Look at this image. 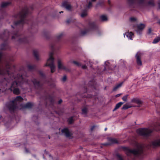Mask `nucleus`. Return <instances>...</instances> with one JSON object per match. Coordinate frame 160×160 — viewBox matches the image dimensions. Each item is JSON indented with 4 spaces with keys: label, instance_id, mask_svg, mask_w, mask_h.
<instances>
[{
    "label": "nucleus",
    "instance_id": "1",
    "mask_svg": "<svg viewBox=\"0 0 160 160\" xmlns=\"http://www.w3.org/2000/svg\"><path fill=\"white\" fill-rule=\"evenodd\" d=\"M2 53L0 52V75H7L9 78L6 80L5 78L0 81V90L3 92L8 89L7 86L9 83L12 82L11 85L9 89L13 91V93L18 94L20 93V91L17 88L18 86H21L24 84H27L30 86L33 84L35 87H39L40 86L39 82L37 80L33 79L32 81H29L26 78L27 76L23 75L18 74L16 77H14L13 73H11V67L10 63L6 61L2 60Z\"/></svg>",
    "mask_w": 160,
    "mask_h": 160
},
{
    "label": "nucleus",
    "instance_id": "2",
    "mask_svg": "<svg viewBox=\"0 0 160 160\" xmlns=\"http://www.w3.org/2000/svg\"><path fill=\"white\" fill-rule=\"evenodd\" d=\"M28 13V9L27 8H26L16 16V18H19L20 20L15 23L14 27H13L14 29L17 28L18 26H22L24 24L27 23V20L25 18ZM12 27L13 28L12 26Z\"/></svg>",
    "mask_w": 160,
    "mask_h": 160
},
{
    "label": "nucleus",
    "instance_id": "3",
    "mask_svg": "<svg viewBox=\"0 0 160 160\" xmlns=\"http://www.w3.org/2000/svg\"><path fill=\"white\" fill-rule=\"evenodd\" d=\"M23 98L21 96H17L13 100L6 103V107L10 112H14L17 108L21 109L18 107L19 102L22 101Z\"/></svg>",
    "mask_w": 160,
    "mask_h": 160
},
{
    "label": "nucleus",
    "instance_id": "4",
    "mask_svg": "<svg viewBox=\"0 0 160 160\" xmlns=\"http://www.w3.org/2000/svg\"><path fill=\"white\" fill-rule=\"evenodd\" d=\"M136 146L137 148L135 149L132 150L127 149L126 150V153L127 155L130 157L132 159H134V158L132 157V156H138L141 154L143 152V146L142 144L137 142L136 143Z\"/></svg>",
    "mask_w": 160,
    "mask_h": 160
},
{
    "label": "nucleus",
    "instance_id": "5",
    "mask_svg": "<svg viewBox=\"0 0 160 160\" xmlns=\"http://www.w3.org/2000/svg\"><path fill=\"white\" fill-rule=\"evenodd\" d=\"M53 54V51L51 52L49 54V58L47 60V63L45 65V66H49L51 69L52 73L55 70V66L54 64V58L52 57Z\"/></svg>",
    "mask_w": 160,
    "mask_h": 160
},
{
    "label": "nucleus",
    "instance_id": "6",
    "mask_svg": "<svg viewBox=\"0 0 160 160\" xmlns=\"http://www.w3.org/2000/svg\"><path fill=\"white\" fill-rule=\"evenodd\" d=\"M12 39H15L16 40H18L20 42L26 43L28 42V39L27 37H23L20 36L17 30L12 32Z\"/></svg>",
    "mask_w": 160,
    "mask_h": 160
},
{
    "label": "nucleus",
    "instance_id": "7",
    "mask_svg": "<svg viewBox=\"0 0 160 160\" xmlns=\"http://www.w3.org/2000/svg\"><path fill=\"white\" fill-rule=\"evenodd\" d=\"M152 132V130L147 128H140L137 131L138 133L145 137L149 136Z\"/></svg>",
    "mask_w": 160,
    "mask_h": 160
},
{
    "label": "nucleus",
    "instance_id": "8",
    "mask_svg": "<svg viewBox=\"0 0 160 160\" xmlns=\"http://www.w3.org/2000/svg\"><path fill=\"white\" fill-rule=\"evenodd\" d=\"M97 28V26L95 22H90L88 25V29L85 28L83 30H82L80 32V34L82 36L84 35L89 30L96 29Z\"/></svg>",
    "mask_w": 160,
    "mask_h": 160
},
{
    "label": "nucleus",
    "instance_id": "9",
    "mask_svg": "<svg viewBox=\"0 0 160 160\" xmlns=\"http://www.w3.org/2000/svg\"><path fill=\"white\" fill-rule=\"evenodd\" d=\"M133 27L137 33L138 34H140L141 33L142 30L144 28L145 25L144 24L142 23L137 25L134 24L133 25Z\"/></svg>",
    "mask_w": 160,
    "mask_h": 160
},
{
    "label": "nucleus",
    "instance_id": "10",
    "mask_svg": "<svg viewBox=\"0 0 160 160\" xmlns=\"http://www.w3.org/2000/svg\"><path fill=\"white\" fill-rule=\"evenodd\" d=\"M130 5L137 3L139 4H143L145 3V0H128Z\"/></svg>",
    "mask_w": 160,
    "mask_h": 160
},
{
    "label": "nucleus",
    "instance_id": "11",
    "mask_svg": "<svg viewBox=\"0 0 160 160\" xmlns=\"http://www.w3.org/2000/svg\"><path fill=\"white\" fill-rule=\"evenodd\" d=\"M114 67V65H112V64H111L110 62L108 61H107L105 62L104 70L107 69L112 70Z\"/></svg>",
    "mask_w": 160,
    "mask_h": 160
},
{
    "label": "nucleus",
    "instance_id": "12",
    "mask_svg": "<svg viewBox=\"0 0 160 160\" xmlns=\"http://www.w3.org/2000/svg\"><path fill=\"white\" fill-rule=\"evenodd\" d=\"M142 55V53L140 52H138L136 54V61L137 64L138 65H141L142 64V62L140 60V57Z\"/></svg>",
    "mask_w": 160,
    "mask_h": 160
},
{
    "label": "nucleus",
    "instance_id": "13",
    "mask_svg": "<svg viewBox=\"0 0 160 160\" xmlns=\"http://www.w3.org/2000/svg\"><path fill=\"white\" fill-rule=\"evenodd\" d=\"M62 6L68 10H70L71 8V6L69 3L67 1H64L62 4Z\"/></svg>",
    "mask_w": 160,
    "mask_h": 160
},
{
    "label": "nucleus",
    "instance_id": "14",
    "mask_svg": "<svg viewBox=\"0 0 160 160\" xmlns=\"http://www.w3.org/2000/svg\"><path fill=\"white\" fill-rule=\"evenodd\" d=\"M62 132L64 134L66 137H67L71 136V134L70 132L67 128H64L62 130Z\"/></svg>",
    "mask_w": 160,
    "mask_h": 160
},
{
    "label": "nucleus",
    "instance_id": "15",
    "mask_svg": "<svg viewBox=\"0 0 160 160\" xmlns=\"http://www.w3.org/2000/svg\"><path fill=\"white\" fill-rule=\"evenodd\" d=\"M58 68L60 70H66V67H65L62 63V62L61 61L59 60H58Z\"/></svg>",
    "mask_w": 160,
    "mask_h": 160
},
{
    "label": "nucleus",
    "instance_id": "16",
    "mask_svg": "<svg viewBox=\"0 0 160 160\" xmlns=\"http://www.w3.org/2000/svg\"><path fill=\"white\" fill-rule=\"evenodd\" d=\"M123 35L124 37L125 35L129 39L131 40L132 39V38L134 37V34L133 33L131 32H127L124 33Z\"/></svg>",
    "mask_w": 160,
    "mask_h": 160
},
{
    "label": "nucleus",
    "instance_id": "17",
    "mask_svg": "<svg viewBox=\"0 0 160 160\" xmlns=\"http://www.w3.org/2000/svg\"><path fill=\"white\" fill-rule=\"evenodd\" d=\"M10 35V33L9 32L8 30H6L5 31L4 33L2 35H0V38L4 39V37L6 36V38H7V37L8 36Z\"/></svg>",
    "mask_w": 160,
    "mask_h": 160
},
{
    "label": "nucleus",
    "instance_id": "18",
    "mask_svg": "<svg viewBox=\"0 0 160 160\" xmlns=\"http://www.w3.org/2000/svg\"><path fill=\"white\" fill-rule=\"evenodd\" d=\"M152 144L154 147L160 146V139L153 141Z\"/></svg>",
    "mask_w": 160,
    "mask_h": 160
},
{
    "label": "nucleus",
    "instance_id": "19",
    "mask_svg": "<svg viewBox=\"0 0 160 160\" xmlns=\"http://www.w3.org/2000/svg\"><path fill=\"white\" fill-rule=\"evenodd\" d=\"M73 62L76 65L79 67H81L83 69H85L86 68V65H82L81 64L79 63V62L75 61H73Z\"/></svg>",
    "mask_w": 160,
    "mask_h": 160
},
{
    "label": "nucleus",
    "instance_id": "20",
    "mask_svg": "<svg viewBox=\"0 0 160 160\" xmlns=\"http://www.w3.org/2000/svg\"><path fill=\"white\" fill-rule=\"evenodd\" d=\"M108 141L111 144L118 143V141L114 138H109Z\"/></svg>",
    "mask_w": 160,
    "mask_h": 160
},
{
    "label": "nucleus",
    "instance_id": "21",
    "mask_svg": "<svg viewBox=\"0 0 160 160\" xmlns=\"http://www.w3.org/2000/svg\"><path fill=\"white\" fill-rule=\"evenodd\" d=\"M160 127V123H157L154 124L152 126L154 130L158 131H159L160 129L158 128Z\"/></svg>",
    "mask_w": 160,
    "mask_h": 160
},
{
    "label": "nucleus",
    "instance_id": "22",
    "mask_svg": "<svg viewBox=\"0 0 160 160\" xmlns=\"http://www.w3.org/2000/svg\"><path fill=\"white\" fill-rule=\"evenodd\" d=\"M33 54L36 59L37 60L39 59V56H38V51L37 50H34L33 51Z\"/></svg>",
    "mask_w": 160,
    "mask_h": 160
},
{
    "label": "nucleus",
    "instance_id": "23",
    "mask_svg": "<svg viewBox=\"0 0 160 160\" xmlns=\"http://www.w3.org/2000/svg\"><path fill=\"white\" fill-rule=\"evenodd\" d=\"M10 4V2H2L1 4V7L2 8H5Z\"/></svg>",
    "mask_w": 160,
    "mask_h": 160
},
{
    "label": "nucleus",
    "instance_id": "24",
    "mask_svg": "<svg viewBox=\"0 0 160 160\" xmlns=\"http://www.w3.org/2000/svg\"><path fill=\"white\" fill-rule=\"evenodd\" d=\"M123 103V102H119V103H117L114 108V109L113 110V111H115L117 109H118L120 107H121V106Z\"/></svg>",
    "mask_w": 160,
    "mask_h": 160
},
{
    "label": "nucleus",
    "instance_id": "25",
    "mask_svg": "<svg viewBox=\"0 0 160 160\" xmlns=\"http://www.w3.org/2000/svg\"><path fill=\"white\" fill-rule=\"evenodd\" d=\"M32 104L30 102H28L25 105L22 106V107L25 108H30L32 107Z\"/></svg>",
    "mask_w": 160,
    "mask_h": 160
},
{
    "label": "nucleus",
    "instance_id": "26",
    "mask_svg": "<svg viewBox=\"0 0 160 160\" xmlns=\"http://www.w3.org/2000/svg\"><path fill=\"white\" fill-rule=\"evenodd\" d=\"M8 46L6 43L2 44L1 46V48L2 50H6L8 48Z\"/></svg>",
    "mask_w": 160,
    "mask_h": 160
},
{
    "label": "nucleus",
    "instance_id": "27",
    "mask_svg": "<svg viewBox=\"0 0 160 160\" xmlns=\"http://www.w3.org/2000/svg\"><path fill=\"white\" fill-rule=\"evenodd\" d=\"M100 18L101 21H106L108 20V18L105 15H102L100 16Z\"/></svg>",
    "mask_w": 160,
    "mask_h": 160
},
{
    "label": "nucleus",
    "instance_id": "28",
    "mask_svg": "<svg viewBox=\"0 0 160 160\" xmlns=\"http://www.w3.org/2000/svg\"><path fill=\"white\" fill-rule=\"evenodd\" d=\"M88 109L86 107H85L82 109V114L86 115L87 113Z\"/></svg>",
    "mask_w": 160,
    "mask_h": 160
},
{
    "label": "nucleus",
    "instance_id": "29",
    "mask_svg": "<svg viewBox=\"0 0 160 160\" xmlns=\"http://www.w3.org/2000/svg\"><path fill=\"white\" fill-rule=\"evenodd\" d=\"M130 21L132 23H136L137 22L136 19L134 17H131L130 18Z\"/></svg>",
    "mask_w": 160,
    "mask_h": 160
},
{
    "label": "nucleus",
    "instance_id": "30",
    "mask_svg": "<svg viewBox=\"0 0 160 160\" xmlns=\"http://www.w3.org/2000/svg\"><path fill=\"white\" fill-rule=\"evenodd\" d=\"M122 82H121V83L118 84L116 86H115L113 88V90L114 91L116 90L118 88H120L121 86V85L122 84Z\"/></svg>",
    "mask_w": 160,
    "mask_h": 160
},
{
    "label": "nucleus",
    "instance_id": "31",
    "mask_svg": "<svg viewBox=\"0 0 160 160\" xmlns=\"http://www.w3.org/2000/svg\"><path fill=\"white\" fill-rule=\"evenodd\" d=\"M160 40V38L158 37L154 39L152 42L153 43H156L158 42Z\"/></svg>",
    "mask_w": 160,
    "mask_h": 160
},
{
    "label": "nucleus",
    "instance_id": "32",
    "mask_svg": "<svg viewBox=\"0 0 160 160\" xmlns=\"http://www.w3.org/2000/svg\"><path fill=\"white\" fill-rule=\"evenodd\" d=\"M132 101L135 102L138 104H140L142 103V101L138 99H134L132 100Z\"/></svg>",
    "mask_w": 160,
    "mask_h": 160
},
{
    "label": "nucleus",
    "instance_id": "33",
    "mask_svg": "<svg viewBox=\"0 0 160 160\" xmlns=\"http://www.w3.org/2000/svg\"><path fill=\"white\" fill-rule=\"evenodd\" d=\"M28 69L30 70H31L34 69L35 68V66H32V65H28Z\"/></svg>",
    "mask_w": 160,
    "mask_h": 160
},
{
    "label": "nucleus",
    "instance_id": "34",
    "mask_svg": "<svg viewBox=\"0 0 160 160\" xmlns=\"http://www.w3.org/2000/svg\"><path fill=\"white\" fill-rule=\"evenodd\" d=\"M68 121L69 123L71 124L72 123L73 121V117H71L69 118L68 119Z\"/></svg>",
    "mask_w": 160,
    "mask_h": 160
},
{
    "label": "nucleus",
    "instance_id": "35",
    "mask_svg": "<svg viewBox=\"0 0 160 160\" xmlns=\"http://www.w3.org/2000/svg\"><path fill=\"white\" fill-rule=\"evenodd\" d=\"M116 156L118 160H123L122 157L120 155L117 154L116 155Z\"/></svg>",
    "mask_w": 160,
    "mask_h": 160
},
{
    "label": "nucleus",
    "instance_id": "36",
    "mask_svg": "<svg viewBox=\"0 0 160 160\" xmlns=\"http://www.w3.org/2000/svg\"><path fill=\"white\" fill-rule=\"evenodd\" d=\"M87 15V12H83L81 14V16L82 17H84Z\"/></svg>",
    "mask_w": 160,
    "mask_h": 160
},
{
    "label": "nucleus",
    "instance_id": "37",
    "mask_svg": "<svg viewBox=\"0 0 160 160\" xmlns=\"http://www.w3.org/2000/svg\"><path fill=\"white\" fill-rule=\"evenodd\" d=\"M129 108H130V107H129V106L128 105L125 104L123 106L122 108V109H128Z\"/></svg>",
    "mask_w": 160,
    "mask_h": 160
},
{
    "label": "nucleus",
    "instance_id": "38",
    "mask_svg": "<svg viewBox=\"0 0 160 160\" xmlns=\"http://www.w3.org/2000/svg\"><path fill=\"white\" fill-rule=\"evenodd\" d=\"M63 35V33H61L58 35L57 36V38L58 39H60L61 38Z\"/></svg>",
    "mask_w": 160,
    "mask_h": 160
},
{
    "label": "nucleus",
    "instance_id": "39",
    "mask_svg": "<svg viewBox=\"0 0 160 160\" xmlns=\"http://www.w3.org/2000/svg\"><path fill=\"white\" fill-rule=\"evenodd\" d=\"M128 96V95H126L124 96L122 98V99L125 102L127 101Z\"/></svg>",
    "mask_w": 160,
    "mask_h": 160
},
{
    "label": "nucleus",
    "instance_id": "40",
    "mask_svg": "<svg viewBox=\"0 0 160 160\" xmlns=\"http://www.w3.org/2000/svg\"><path fill=\"white\" fill-rule=\"evenodd\" d=\"M49 101L51 104H52L54 103V99L52 98H50L49 99Z\"/></svg>",
    "mask_w": 160,
    "mask_h": 160
},
{
    "label": "nucleus",
    "instance_id": "41",
    "mask_svg": "<svg viewBox=\"0 0 160 160\" xmlns=\"http://www.w3.org/2000/svg\"><path fill=\"white\" fill-rule=\"evenodd\" d=\"M148 4L149 5H151L152 6L154 5V2L152 0L148 2Z\"/></svg>",
    "mask_w": 160,
    "mask_h": 160
},
{
    "label": "nucleus",
    "instance_id": "42",
    "mask_svg": "<svg viewBox=\"0 0 160 160\" xmlns=\"http://www.w3.org/2000/svg\"><path fill=\"white\" fill-rule=\"evenodd\" d=\"M92 3L91 2H89V4H88V5L87 6L88 8H89L90 7H92Z\"/></svg>",
    "mask_w": 160,
    "mask_h": 160
},
{
    "label": "nucleus",
    "instance_id": "43",
    "mask_svg": "<svg viewBox=\"0 0 160 160\" xmlns=\"http://www.w3.org/2000/svg\"><path fill=\"white\" fill-rule=\"evenodd\" d=\"M87 65H88H88L90 67H91L92 66V62H89V63H87Z\"/></svg>",
    "mask_w": 160,
    "mask_h": 160
},
{
    "label": "nucleus",
    "instance_id": "44",
    "mask_svg": "<svg viewBox=\"0 0 160 160\" xmlns=\"http://www.w3.org/2000/svg\"><path fill=\"white\" fill-rule=\"evenodd\" d=\"M66 80V77L64 76L62 79V80L63 81H65Z\"/></svg>",
    "mask_w": 160,
    "mask_h": 160
},
{
    "label": "nucleus",
    "instance_id": "45",
    "mask_svg": "<svg viewBox=\"0 0 160 160\" xmlns=\"http://www.w3.org/2000/svg\"><path fill=\"white\" fill-rule=\"evenodd\" d=\"M151 28H149L148 31V33L149 34H150L151 32Z\"/></svg>",
    "mask_w": 160,
    "mask_h": 160
},
{
    "label": "nucleus",
    "instance_id": "46",
    "mask_svg": "<svg viewBox=\"0 0 160 160\" xmlns=\"http://www.w3.org/2000/svg\"><path fill=\"white\" fill-rule=\"evenodd\" d=\"M25 152L26 153H28L29 152V151L26 148H25Z\"/></svg>",
    "mask_w": 160,
    "mask_h": 160
},
{
    "label": "nucleus",
    "instance_id": "47",
    "mask_svg": "<svg viewBox=\"0 0 160 160\" xmlns=\"http://www.w3.org/2000/svg\"><path fill=\"white\" fill-rule=\"evenodd\" d=\"M95 127V126H93L91 128V131Z\"/></svg>",
    "mask_w": 160,
    "mask_h": 160
},
{
    "label": "nucleus",
    "instance_id": "48",
    "mask_svg": "<svg viewBox=\"0 0 160 160\" xmlns=\"http://www.w3.org/2000/svg\"><path fill=\"white\" fill-rule=\"evenodd\" d=\"M40 74L42 76H43L44 75L43 72H40Z\"/></svg>",
    "mask_w": 160,
    "mask_h": 160
},
{
    "label": "nucleus",
    "instance_id": "49",
    "mask_svg": "<svg viewBox=\"0 0 160 160\" xmlns=\"http://www.w3.org/2000/svg\"><path fill=\"white\" fill-rule=\"evenodd\" d=\"M62 100L61 99V100H59L58 102V103L59 104L61 103V102H62Z\"/></svg>",
    "mask_w": 160,
    "mask_h": 160
},
{
    "label": "nucleus",
    "instance_id": "50",
    "mask_svg": "<svg viewBox=\"0 0 160 160\" xmlns=\"http://www.w3.org/2000/svg\"><path fill=\"white\" fill-rule=\"evenodd\" d=\"M158 24H160V20L158 21Z\"/></svg>",
    "mask_w": 160,
    "mask_h": 160
},
{
    "label": "nucleus",
    "instance_id": "51",
    "mask_svg": "<svg viewBox=\"0 0 160 160\" xmlns=\"http://www.w3.org/2000/svg\"><path fill=\"white\" fill-rule=\"evenodd\" d=\"M92 2H94L96 0H91Z\"/></svg>",
    "mask_w": 160,
    "mask_h": 160
},
{
    "label": "nucleus",
    "instance_id": "52",
    "mask_svg": "<svg viewBox=\"0 0 160 160\" xmlns=\"http://www.w3.org/2000/svg\"><path fill=\"white\" fill-rule=\"evenodd\" d=\"M104 145H108V144H107V143H104Z\"/></svg>",
    "mask_w": 160,
    "mask_h": 160
},
{
    "label": "nucleus",
    "instance_id": "53",
    "mask_svg": "<svg viewBox=\"0 0 160 160\" xmlns=\"http://www.w3.org/2000/svg\"><path fill=\"white\" fill-rule=\"evenodd\" d=\"M107 130V128H105V130L106 131Z\"/></svg>",
    "mask_w": 160,
    "mask_h": 160
},
{
    "label": "nucleus",
    "instance_id": "54",
    "mask_svg": "<svg viewBox=\"0 0 160 160\" xmlns=\"http://www.w3.org/2000/svg\"><path fill=\"white\" fill-rule=\"evenodd\" d=\"M63 12L61 11V12H60L59 13H62Z\"/></svg>",
    "mask_w": 160,
    "mask_h": 160
},
{
    "label": "nucleus",
    "instance_id": "55",
    "mask_svg": "<svg viewBox=\"0 0 160 160\" xmlns=\"http://www.w3.org/2000/svg\"><path fill=\"white\" fill-rule=\"evenodd\" d=\"M159 8H160V3H159Z\"/></svg>",
    "mask_w": 160,
    "mask_h": 160
},
{
    "label": "nucleus",
    "instance_id": "56",
    "mask_svg": "<svg viewBox=\"0 0 160 160\" xmlns=\"http://www.w3.org/2000/svg\"><path fill=\"white\" fill-rule=\"evenodd\" d=\"M108 3H109V4H110V1H109V0H108Z\"/></svg>",
    "mask_w": 160,
    "mask_h": 160
},
{
    "label": "nucleus",
    "instance_id": "57",
    "mask_svg": "<svg viewBox=\"0 0 160 160\" xmlns=\"http://www.w3.org/2000/svg\"><path fill=\"white\" fill-rule=\"evenodd\" d=\"M123 61L122 60H121V61Z\"/></svg>",
    "mask_w": 160,
    "mask_h": 160
}]
</instances>
